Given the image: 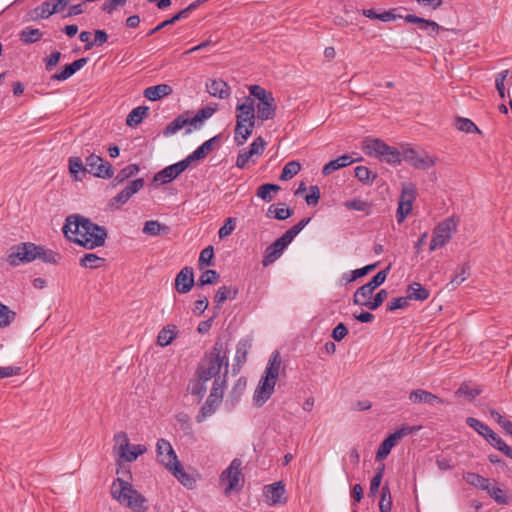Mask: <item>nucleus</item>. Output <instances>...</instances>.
Returning <instances> with one entry per match:
<instances>
[{"label": "nucleus", "instance_id": "bf43d9fd", "mask_svg": "<svg viewBox=\"0 0 512 512\" xmlns=\"http://www.w3.org/2000/svg\"><path fill=\"white\" fill-rule=\"evenodd\" d=\"M219 273L216 270H206L198 279L197 286L203 287L215 283L219 279Z\"/></svg>", "mask_w": 512, "mask_h": 512}, {"label": "nucleus", "instance_id": "20e7f679", "mask_svg": "<svg viewBox=\"0 0 512 512\" xmlns=\"http://www.w3.org/2000/svg\"><path fill=\"white\" fill-rule=\"evenodd\" d=\"M111 495L121 505L134 512H147L149 510L148 500L138 492L131 483L117 478L111 486Z\"/></svg>", "mask_w": 512, "mask_h": 512}, {"label": "nucleus", "instance_id": "8fccbe9b", "mask_svg": "<svg viewBox=\"0 0 512 512\" xmlns=\"http://www.w3.org/2000/svg\"><path fill=\"white\" fill-rule=\"evenodd\" d=\"M16 318V312L0 302V328L8 327Z\"/></svg>", "mask_w": 512, "mask_h": 512}, {"label": "nucleus", "instance_id": "1a4fd4ad", "mask_svg": "<svg viewBox=\"0 0 512 512\" xmlns=\"http://www.w3.org/2000/svg\"><path fill=\"white\" fill-rule=\"evenodd\" d=\"M415 199V186L411 183L403 185L396 212V218L398 223H402L406 219V217L411 213L412 205Z\"/></svg>", "mask_w": 512, "mask_h": 512}, {"label": "nucleus", "instance_id": "f03ea898", "mask_svg": "<svg viewBox=\"0 0 512 512\" xmlns=\"http://www.w3.org/2000/svg\"><path fill=\"white\" fill-rule=\"evenodd\" d=\"M227 373V347L224 342L218 340L198 363L195 376L201 377V380H213L212 387L226 388Z\"/></svg>", "mask_w": 512, "mask_h": 512}, {"label": "nucleus", "instance_id": "a878e982", "mask_svg": "<svg viewBox=\"0 0 512 512\" xmlns=\"http://www.w3.org/2000/svg\"><path fill=\"white\" fill-rule=\"evenodd\" d=\"M354 162L352 157L348 154H344L334 160L329 161L324 165L322 169V174L324 176H328L332 174L334 171L339 170L340 168L347 167Z\"/></svg>", "mask_w": 512, "mask_h": 512}, {"label": "nucleus", "instance_id": "4be33fe9", "mask_svg": "<svg viewBox=\"0 0 512 512\" xmlns=\"http://www.w3.org/2000/svg\"><path fill=\"white\" fill-rule=\"evenodd\" d=\"M409 400L415 404L425 403V404H429V405H434V404H443L444 403L441 398H439L435 394H433L429 391L423 390V389L413 390L409 394Z\"/></svg>", "mask_w": 512, "mask_h": 512}, {"label": "nucleus", "instance_id": "13d9d810", "mask_svg": "<svg viewBox=\"0 0 512 512\" xmlns=\"http://www.w3.org/2000/svg\"><path fill=\"white\" fill-rule=\"evenodd\" d=\"M115 449H117V453L120 456L122 452L128 450L130 448L128 435L121 431L114 435Z\"/></svg>", "mask_w": 512, "mask_h": 512}, {"label": "nucleus", "instance_id": "58836bf2", "mask_svg": "<svg viewBox=\"0 0 512 512\" xmlns=\"http://www.w3.org/2000/svg\"><path fill=\"white\" fill-rule=\"evenodd\" d=\"M464 480L477 488H480L482 490H489V483L490 480L488 478H485L477 473L468 472L464 475Z\"/></svg>", "mask_w": 512, "mask_h": 512}, {"label": "nucleus", "instance_id": "dca6fc26", "mask_svg": "<svg viewBox=\"0 0 512 512\" xmlns=\"http://www.w3.org/2000/svg\"><path fill=\"white\" fill-rule=\"evenodd\" d=\"M189 165V161H187L186 158L175 164L169 165L155 174L154 181H161L163 184L169 183L183 173Z\"/></svg>", "mask_w": 512, "mask_h": 512}, {"label": "nucleus", "instance_id": "de8ad7c7", "mask_svg": "<svg viewBox=\"0 0 512 512\" xmlns=\"http://www.w3.org/2000/svg\"><path fill=\"white\" fill-rule=\"evenodd\" d=\"M267 143L263 137H257L249 146V149H244V152L253 159L254 156H260L263 154ZM254 162V160H252Z\"/></svg>", "mask_w": 512, "mask_h": 512}, {"label": "nucleus", "instance_id": "393cba45", "mask_svg": "<svg viewBox=\"0 0 512 512\" xmlns=\"http://www.w3.org/2000/svg\"><path fill=\"white\" fill-rule=\"evenodd\" d=\"M220 136H214L209 140L205 141L202 145H200L194 152L186 157V160L191 164L194 161L204 159L210 152H212L214 148L215 142L219 139Z\"/></svg>", "mask_w": 512, "mask_h": 512}, {"label": "nucleus", "instance_id": "6ab92c4d", "mask_svg": "<svg viewBox=\"0 0 512 512\" xmlns=\"http://www.w3.org/2000/svg\"><path fill=\"white\" fill-rule=\"evenodd\" d=\"M255 109L257 111L258 120L263 122L269 119H273L277 109L274 96L268 97V99L258 102V104L255 106Z\"/></svg>", "mask_w": 512, "mask_h": 512}, {"label": "nucleus", "instance_id": "2f4dec72", "mask_svg": "<svg viewBox=\"0 0 512 512\" xmlns=\"http://www.w3.org/2000/svg\"><path fill=\"white\" fill-rule=\"evenodd\" d=\"M407 298L409 300L424 301L429 298L430 292L418 282H413L407 288Z\"/></svg>", "mask_w": 512, "mask_h": 512}, {"label": "nucleus", "instance_id": "ddd939ff", "mask_svg": "<svg viewBox=\"0 0 512 512\" xmlns=\"http://www.w3.org/2000/svg\"><path fill=\"white\" fill-rule=\"evenodd\" d=\"M156 452L158 461L170 472L173 470V467L180 464L173 447L167 440L159 439L157 441Z\"/></svg>", "mask_w": 512, "mask_h": 512}, {"label": "nucleus", "instance_id": "4d7b16f0", "mask_svg": "<svg viewBox=\"0 0 512 512\" xmlns=\"http://www.w3.org/2000/svg\"><path fill=\"white\" fill-rule=\"evenodd\" d=\"M481 393V389L473 388L468 383L464 382L456 391L457 396H465L468 400L472 401Z\"/></svg>", "mask_w": 512, "mask_h": 512}, {"label": "nucleus", "instance_id": "aec40b11", "mask_svg": "<svg viewBox=\"0 0 512 512\" xmlns=\"http://www.w3.org/2000/svg\"><path fill=\"white\" fill-rule=\"evenodd\" d=\"M206 90L211 96L220 99H227L231 93L229 85L222 79H210L206 83Z\"/></svg>", "mask_w": 512, "mask_h": 512}, {"label": "nucleus", "instance_id": "423d86ee", "mask_svg": "<svg viewBox=\"0 0 512 512\" xmlns=\"http://www.w3.org/2000/svg\"><path fill=\"white\" fill-rule=\"evenodd\" d=\"M364 149L366 154L373 155L391 165H398L402 161V154L398 149L387 145L378 138H367L364 141Z\"/></svg>", "mask_w": 512, "mask_h": 512}, {"label": "nucleus", "instance_id": "f3484780", "mask_svg": "<svg viewBox=\"0 0 512 512\" xmlns=\"http://www.w3.org/2000/svg\"><path fill=\"white\" fill-rule=\"evenodd\" d=\"M285 493V485L282 481L264 487V495L270 505L285 504L287 502Z\"/></svg>", "mask_w": 512, "mask_h": 512}, {"label": "nucleus", "instance_id": "c9c22d12", "mask_svg": "<svg viewBox=\"0 0 512 512\" xmlns=\"http://www.w3.org/2000/svg\"><path fill=\"white\" fill-rule=\"evenodd\" d=\"M43 36V32L38 28L26 27L23 29L19 38L23 44H33L38 42Z\"/></svg>", "mask_w": 512, "mask_h": 512}, {"label": "nucleus", "instance_id": "cd10ccee", "mask_svg": "<svg viewBox=\"0 0 512 512\" xmlns=\"http://www.w3.org/2000/svg\"><path fill=\"white\" fill-rule=\"evenodd\" d=\"M54 9L55 8H53L51 0L44 1L29 12L30 19L33 21L47 19L56 13Z\"/></svg>", "mask_w": 512, "mask_h": 512}, {"label": "nucleus", "instance_id": "c03bdc74", "mask_svg": "<svg viewBox=\"0 0 512 512\" xmlns=\"http://www.w3.org/2000/svg\"><path fill=\"white\" fill-rule=\"evenodd\" d=\"M486 440L506 457L511 453L512 448L508 446L493 430L488 434Z\"/></svg>", "mask_w": 512, "mask_h": 512}, {"label": "nucleus", "instance_id": "39448f33", "mask_svg": "<svg viewBox=\"0 0 512 512\" xmlns=\"http://www.w3.org/2000/svg\"><path fill=\"white\" fill-rule=\"evenodd\" d=\"M236 127L235 142L237 145H243L248 137L252 134L256 123L257 115H255V104L249 96L245 98V102L238 104L236 107Z\"/></svg>", "mask_w": 512, "mask_h": 512}, {"label": "nucleus", "instance_id": "79ce46f5", "mask_svg": "<svg viewBox=\"0 0 512 512\" xmlns=\"http://www.w3.org/2000/svg\"><path fill=\"white\" fill-rule=\"evenodd\" d=\"M343 205L347 210L362 211V212H365L366 215H370V213H371V207H372L371 203H369L365 200L359 199V198H354V199L345 201Z\"/></svg>", "mask_w": 512, "mask_h": 512}, {"label": "nucleus", "instance_id": "0e129e2a", "mask_svg": "<svg viewBox=\"0 0 512 512\" xmlns=\"http://www.w3.org/2000/svg\"><path fill=\"white\" fill-rule=\"evenodd\" d=\"M354 172L355 177L362 183H372L376 178V174L373 175L372 179L370 178L371 171L365 166H357Z\"/></svg>", "mask_w": 512, "mask_h": 512}, {"label": "nucleus", "instance_id": "a18cd8bd", "mask_svg": "<svg viewBox=\"0 0 512 512\" xmlns=\"http://www.w3.org/2000/svg\"><path fill=\"white\" fill-rule=\"evenodd\" d=\"M280 190V186L277 184L265 183L258 187L256 196L266 202H270L273 199L272 192L276 193Z\"/></svg>", "mask_w": 512, "mask_h": 512}, {"label": "nucleus", "instance_id": "f704fd0d", "mask_svg": "<svg viewBox=\"0 0 512 512\" xmlns=\"http://www.w3.org/2000/svg\"><path fill=\"white\" fill-rule=\"evenodd\" d=\"M374 290L369 288L366 284L359 287L353 295V303L355 305L367 307L371 300Z\"/></svg>", "mask_w": 512, "mask_h": 512}, {"label": "nucleus", "instance_id": "7c9ffc66", "mask_svg": "<svg viewBox=\"0 0 512 512\" xmlns=\"http://www.w3.org/2000/svg\"><path fill=\"white\" fill-rule=\"evenodd\" d=\"M178 330L175 325H167L163 327L157 336V344L161 347L168 346L177 337Z\"/></svg>", "mask_w": 512, "mask_h": 512}, {"label": "nucleus", "instance_id": "2eb2a0df", "mask_svg": "<svg viewBox=\"0 0 512 512\" xmlns=\"http://www.w3.org/2000/svg\"><path fill=\"white\" fill-rule=\"evenodd\" d=\"M402 158L411 166L420 170H428L436 163L435 159L429 157L428 155L422 156L412 148L403 150Z\"/></svg>", "mask_w": 512, "mask_h": 512}, {"label": "nucleus", "instance_id": "f8f14e48", "mask_svg": "<svg viewBox=\"0 0 512 512\" xmlns=\"http://www.w3.org/2000/svg\"><path fill=\"white\" fill-rule=\"evenodd\" d=\"M7 260L12 266H19L20 264L34 261L35 255H32V242H23L12 246L9 249Z\"/></svg>", "mask_w": 512, "mask_h": 512}, {"label": "nucleus", "instance_id": "5701e85b", "mask_svg": "<svg viewBox=\"0 0 512 512\" xmlns=\"http://www.w3.org/2000/svg\"><path fill=\"white\" fill-rule=\"evenodd\" d=\"M32 255H35V259L49 264H57L61 258L59 253L35 243H32Z\"/></svg>", "mask_w": 512, "mask_h": 512}, {"label": "nucleus", "instance_id": "f257e3e1", "mask_svg": "<svg viewBox=\"0 0 512 512\" xmlns=\"http://www.w3.org/2000/svg\"><path fill=\"white\" fill-rule=\"evenodd\" d=\"M62 231L70 242L90 250L104 246L108 237V231L104 226L79 214L69 215L65 219Z\"/></svg>", "mask_w": 512, "mask_h": 512}, {"label": "nucleus", "instance_id": "09e8293b", "mask_svg": "<svg viewBox=\"0 0 512 512\" xmlns=\"http://www.w3.org/2000/svg\"><path fill=\"white\" fill-rule=\"evenodd\" d=\"M470 275V265L468 263H464L459 266L456 270L455 276L451 279L449 285L453 288L460 285L464 282Z\"/></svg>", "mask_w": 512, "mask_h": 512}, {"label": "nucleus", "instance_id": "72a5a7b5", "mask_svg": "<svg viewBox=\"0 0 512 512\" xmlns=\"http://www.w3.org/2000/svg\"><path fill=\"white\" fill-rule=\"evenodd\" d=\"M140 171V167L138 164H130L121 169L117 175L114 177L112 184L113 186H117L122 184L127 179L135 176Z\"/></svg>", "mask_w": 512, "mask_h": 512}, {"label": "nucleus", "instance_id": "6e6552de", "mask_svg": "<svg viewBox=\"0 0 512 512\" xmlns=\"http://www.w3.org/2000/svg\"><path fill=\"white\" fill-rule=\"evenodd\" d=\"M457 229V223L454 218H447L434 228L433 236L430 242V251L443 247L452 237Z\"/></svg>", "mask_w": 512, "mask_h": 512}, {"label": "nucleus", "instance_id": "49530a36", "mask_svg": "<svg viewBox=\"0 0 512 512\" xmlns=\"http://www.w3.org/2000/svg\"><path fill=\"white\" fill-rule=\"evenodd\" d=\"M142 231L146 235L157 236L160 235L162 232L167 233L169 231V227L160 224L156 220H149L145 222Z\"/></svg>", "mask_w": 512, "mask_h": 512}, {"label": "nucleus", "instance_id": "a211bd4d", "mask_svg": "<svg viewBox=\"0 0 512 512\" xmlns=\"http://www.w3.org/2000/svg\"><path fill=\"white\" fill-rule=\"evenodd\" d=\"M194 284V271L192 267L186 266L176 275L175 289L178 293H188L193 288Z\"/></svg>", "mask_w": 512, "mask_h": 512}, {"label": "nucleus", "instance_id": "4c0bfd02", "mask_svg": "<svg viewBox=\"0 0 512 512\" xmlns=\"http://www.w3.org/2000/svg\"><path fill=\"white\" fill-rule=\"evenodd\" d=\"M106 259L94 253H86L80 259V265L84 268L97 269L104 266Z\"/></svg>", "mask_w": 512, "mask_h": 512}, {"label": "nucleus", "instance_id": "338daca9", "mask_svg": "<svg viewBox=\"0 0 512 512\" xmlns=\"http://www.w3.org/2000/svg\"><path fill=\"white\" fill-rule=\"evenodd\" d=\"M145 181L143 178H137L128 183V185L122 190L128 196L132 197L135 193L140 191L144 187Z\"/></svg>", "mask_w": 512, "mask_h": 512}, {"label": "nucleus", "instance_id": "680f3d73", "mask_svg": "<svg viewBox=\"0 0 512 512\" xmlns=\"http://www.w3.org/2000/svg\"><path fill=\"white\" fill-rule=\"evenodd\" d=\"M489 495L499 504H508V497L503 489L500 487L491 486L489 483V490H486Z\"/></svg>", "mask_w": 512, "mask_h": 512}, {"label": "nucleus", "instance_id": "774afa93", "mask_svg": "<svg viewBox=\"0 0 512 512\" xmlns=\"http://www.w3.org/2000/svg\"><path fill=\"white\" fill-rule=\"evenodd\" d=\"M387 297L388 292L385 289H381L379 292H377L374 299L372 301L370 300V302L367 305V308L370 310H376L383 304Z\"/></svg>", "mask_w": 512, "mask_h": 512}, {"label": "nucleus", "instance_id": "603ef678", "mask_svg": "<svg viewBox=\"0 0 512 512\" xmlns=\"http://www.w3.org/2000/svg\"><path fill=\"white\" fill-rule=\"evenodd\" d=\"M171 472L184 486L191 488L194 485V479L184 471L181 463L178 466L173 467Z\"/></svg>", "mask_w": 512, "mask_h": 512}, {"label": "nucleus", "instance_id": "5fc2aeb1", "mask_svg": "<svg viewBox=\"0 0 512 512\" xmlns=\"http://www.w3.org/2000/svg\"><path fill=\"white\" fill-rule=\"evenodd\" d=\"M466 423L469 427L473 428L478 434L483 436L485 439L487 438L488 434L492 431V429H490L486 424L473 417H468L466 419Z\"/></svg>", "mask_w": 512, "mask_h": 512}, {"label": "nucleus", "instance_id": "c85d7f7f", "mask_svg": "<svg viewBox=\"0 0 512 512\" xmlns=\"http://www.w3.org/2000/svg\"><path fill=\"white\" fill-rule=\"evenodd\" d=\"M293 211L285 203L272 204L269 206L266 216L277 220H286L291 217Z\"/></svg>", "mask_w": 512, "mask_h": 512}, {"label": "nucleus", "instance_id": "9b49d317", "mask_svg": "<svg viewBox=\"0 0 512 512\" xmlns=\"http://www.w3.org/2000/svg\"><path fill=\"white\" fill-rule=\"evenodd\" d=\"M292 240L293 239L286 232L281 237L276 239L265 249L262 265L267 267L273 264L278 258H280Z\"/></svg>", "mask_w": 512, "mask_h": 512}, {"label": "nucleus", "instance_id": "0eeeda50", "mask_svg": "<svg viewBox=\"0 0 512 512\" xmlns=\"http://www.w3.org/2000/svg\"><path fill=\"white\" fill-rule=\"evenodd\" d=\"M220 482L226 483L224 490L226 496L242 489L244 475L242 473V461L239 458L233 459L230 465L221 473Z\"/></svg>", "mask_w": 512, "mask_h": 512}, {"label": "nucleus", "instance_id": "c756f323", "mask_svg": "<svg viewBox=\"0 0 512 512\" xmlns=\"http://www.w3.org/2000/svg\"><path fill=\"white\" fill-rule=\"evenodd\" d=\"M238 292V288L236 287L225 285L221 286L216 291V294L214 296V303L216 304V306H220L228 299L234 300L237 298Z\"/></svg>", "mask_w": 512, "mask_h": 512}, {"label": "nucleus", "instance_id": "864d4df0", "mask_svg": "<svg viewBox=\"0 0 512 512\" xmlns=\"http://www.w3.org/2000/svg\"><path fill=\"white\" fill-rule=\"evenodd\" d=\"M392 508V497L390 489L387 485L382 487L381 498L379 502L380 512H391Z\"/></svg>", "mask_w": 512, "mask_h": 512}, {"label": "nucleus", "instance_id": "bb28decb", "mask_svg": "<svg viewBox=\"0 0 512 512\" xmlns=\"http://www.w3.org/2000/svg\"><path fill=\"white\" fill-rule=\"evenodd\" d=\"M404 20L408 23L417 24L421 30L431 29V31L435 34H437L441 29V26L437 22L433 20L424 19L414 14L406 15L404 17Z\"/></svg>", "mask_w": 512, "mask_h": 512}, {"label": "nucleus", "instance_id": "9d476101", "mask_svg": "<svg viewBox=\"0 0 512 512\" xmlns=\"http://www.w3.org/2000/svg\"><path fill=\"white\" fill-rule=\"evenodd\" d=\"M86 166L87 172L98 178L110 179L114 175L113 166L96 154L86 158Z\"/></svg>", "mask_w": 512, "mask_h": 512}, {"label": "nucleus", "instance_id": "4468645a", "mask_svg": "<svg viewBox=\"0 0 512 512\" xmlns=\"http://www.w3.org/2000/svg\"><path fill=\"white\" fill-rule=\"evenodd\" d=\"M225 388L212 387L208 398L196 417L197 422L204 421L208 416L212 415L217 407L221 404Z\"/></svg>", "mask_w": 512, "mask_h": 512}, {"label": "nucleus", "instance_id": "473e14b6", "mask_svg": "<svg viewBox=\"0 0 512 512\" xmlns=\"http://www.w3.org/2000/svg\"><path fill=\"white\" fill-rule=\"evenodd\" d=\"M207 380H201V377L195 376V379L191 380L188 384V391L191 395L197 397L198 402H200L206 394Z\"/></svg>", "mask_w": 512, "mask_h": 512}, {"label": "nucleus", "instance_id": "a19ab883", "mask_svg": "<svg viewBox=\"0 0 512 512\" xmlns=\"http://www.w3.org/2000/svg\"><path fill=\"white\" fill-rule=\"evenodd\" d=\"M69 171L74 178V180H82L81 177H79V173H82L85 175L87 172V166L86 164H83V161L80 157H70L69 158Z\"/></svg>", "mask_w": 512, "mask_h": 512}, {"label": "nucleus", "instance_id": "e2e57ef3", "mask_svg": "<svg viewBox=\"0 0 512 512\" xmlns=\"http://www.w3.org/2000/svg\"><path fill=\"white\" fill-rule=\"evenodd\" d=\"M390 266L391 265H389L384 270L379 271L368 283H366V285L372 290H375L377 287L383 284L387 278Z\"/></svg>", "mask_w": 512, "mask_h": 512}, {"label": "nucleus", "instance_id": "69168bd1", "mask_svg": "<svg viewBox=\"0 0 512 512\" xmlns=\"http://www.w3.org/2000/svg\"><path fill=\"white\" fill-rule=\"evenodd\" d=\"M249 93L250 96H253L259 100V102L268 99V97L273 96V94L267 90H265L263 87L259 85H251L249 87Z\"/></svg>", "mask_w": 512, "mask_h": 512}, {"label": "nucleus", "instance_id": "052dcab7", "mask_svg": "<svg viewBox=\"0 0 512 512\" xmlns=\"http://www.w3.org/2000/svg\"><path fill=\"white\" fill-rule=\"evenodd\" d=\"M456 127L458 130L466 132V133H472V132L480 133V130L478 129V127L474 124L473 121H471L468 118H457Z\"/></svg>", "mask_w": 512, "mask_h": 512}, {"label": "nucleus", "instance_id": "37998d69", "mask_svg": "<svg viewBox=\"0 0 512 512\" xmlns=\"http://www.w3.org/2000/svg\"><path fill=\"white\" fill-rule=\"evenodd\" d=\"M146 451L147 448L144 445H130V448L122 452L119 457L125 460L126 462H133L138 458V456L144 454Z\"/></svg>", "mask_w": 512, "mask_h": 512}, {"label": "nucleus", "instance_id": "6e6d98bb", "mask_svg": "<svg viewBox=\"0 0 512 512\" xmlns=\"http://www.w3.org/2000/svg\"><path fill=\"white\" fill-rule=\"evenodd\" d=\"M249 348L250 344L248 341L241 340L238 342L235 353V361L238 365H242L246 362Z\"/></svg>", "mask_w": 512, "mask_h": 512}, {"label": "nucleus", "instance_id": "3c124183", "mask_svg": "<svg viewBox=\"0 0 512 512\" xmlns=\"http://www.w3.org/2000/svg\"><path fill=\"white\" fill-rule=\"evenodd\" d=\"M301 165L297 161L288 162L282 169L280 180H289L299 173Z\"/></svg>", "mask_w": 512, "mask_h": 512}, {"label": "nucleus", "instance_id": "412c9836", "mask_svg": "<svg viewBox=\"0 0 512 512\" xmlns=\"http://www.w3.org/2000/svg\"><path fill=\"white\" fill-rule=\"evenodd\" d=\"M88 60L87 58H80L72 62L71 64H67L63 67V69L55 73L51 76L52 80L56 81H64L67 80L69 77H71L73 74H75L78 70L83 68L87 64Z\"/></svg>", "mask_w": 512, "mask_h": 512}, {"label": "nucleus", "instance_id": "e433bc0d", "mask_svg": "<svg viewBox=\"0 0 512 512\" xmlns=\"http://www.w3.org/2000/svg\"><path fill=\"white\" fill-rule=\"evenodd\" d=\"M188 125L187 113L178 115L173 121H171L164 129L163 134L170 136Z\"/></svg>", "mask_w": 512, "mask_h": 512}, {"label": "nucleus", "instance_id": "ea45409f", "mask_svg": "<svg viewBox=\"0 0 512 512\" xmlns=\"http://www.w3.org/2000/svg\"><path fill=\"white\" fill-rule=\"evenodd\" d=\"M148 114V107L138 106L134 108L127 116L126 124L130 127L137 126Z\"/></svg>", "mask_w": 512, "mask_h": 512}, {"label": "nucleus", "instance_id": "b1692460", "mask_svg": "<svg viewBox=\"0 0 512 512\" xmlns=\"http://www.w3.org/2000/svg\"><path fill=\"white\" fill-rule=\"evenodd\" d=\"M173 93V88L168 84H158L155 86L147 87L143 95L150 101H157L165 96H169Z\"/></svg>", "mask_w": 512, "mask_h": 512}, {"label": "nucleus", "instance_id": "7ed1b4c3", "mask_svg": "<svg viewBox=\"0 0 512 512\" xmlns=\"http://www.w3.org/2000/svg\"><path fill=\"white\" fill-rule=\"evenodd\" d=\"M281 356L278 351H274L268 361L264 375L254 392L253 401L257 407L263 406L271 397L279 376L281 368Z\"/></svg>", "mask_w": 512, "mask_h": 512}]
</instances>
